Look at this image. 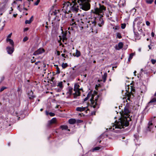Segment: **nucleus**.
Wrapping results in <instances>:
<instances>
[{
	"label": "nucleus",
	"instance_id": "32",
	"mask_svg": "<svg viewBox=\"0 0 156 156\" xmlns=\"http://www.w3.org/2000/svg\"><path fill=\"white\" fill-rule=\"evenodd\" d=\"M151 62L153 64H154L156 62V60L154 59H151Z\"/></svg>",
	"mask_w": 156,
	"mask_h": 156
},
{
	"label": "nucleus",
	"instance_id": "62",
	"mask_svg": "<svg viewBox=\"0 0 156 156\" xmlns=\"http://www.w3.org/2000/svg\"><path fill=\"white\" fill-rule=\"evenodd\" d=\"M45 27H46V28H48V26H47V25L46 26H45Z\"/></svg>",
	"mask_w": 156,
	"mask_h": 156
},
{
	"label": "nucleus",
	"instance_id": "36",
	"mask_svg": "<svg viewBox=\"0 0 156 156\" xmlns=\"http://www.w3.org/2000/svg\"><path fill=\"white\" fill-rule=\"evenodd\" d=\"M28 38L27 37H25L23 38V42H26L28 40Z\"/></svg>",
	"mask_w": 156,
	"mask_h": 156
},
{
	"label": "nucleus",
	"instance_id": "49",
	"mask_svg": "<svg viewBox=\"0 0 156 156\" xmlns=\"http://www.w3.org/2000/svg\"><path fill=\"white\" fill-rule=\"evenodd\" d=\"M151 35L152 37H154V33L153 32H152L151 33Z\"/></svg>",
	"mask_w": 156,
	"mask_h": 156
},
{
	"label": "nucleus",
	"instance_id": "50",
	"mask_svg": "<svg viewBox=\"0 0 156 156\" xmlns=\"http://www.w3.org/2000/svg\"><path fill=\"white\" fill-rule=\"evenodd\" d=\"M54 79H55L54 77H52L51 78V81L52 82H53V80H54Z\"/></svg>",
	"mask_w": 156,
	"mask_h": 156
},
{
	"label": "nucleus",
	"instance_id": "51",
	"mask_svg": "<svg viewBox=\"0 0 156 156\" xmlns=\"http://www.w3.org/2000/svg\"><path fill=\"white\" fill-rule=\"evenodd\" d=\"M33 16H32L30 18L29 20H30L31 21V22H32V21H33Z\"/></svg>",
	"mask_w": 156,
	"mask_h": 156
},
{
	"label": "nucleus",
	"instance_id": "20",
	"mask_svg": "<svg viewBox=\"0 0 156 156\" xmlns=\"http://www.w3.org/2000/svg\"><path fill=\"white\" fill-rule=\"evenodd\" d=\"M59 11L58 10H55V11H54L52 12L51 13V15H53L54 16H56L58 13H59Z\"/></svg>",
	"mask_w": 156,
	"mask_h": 156
},
{
	"label": "nucleus",
	"instance_id": "21",
	"mask_svg": "<svg viewBox=\"0 0 156 156\" xmlns=\"http://www.w3.org/2000/svg\"><path fill=\"white\" fill-rule=\"evenodd\" d=\"M80 55V52L78 51V50H76V56L78 57H79Z\"/></svg>",
	"mask_w": 156,
	"mask_h": 156
},
{
	"label": "nucleus",
	"instance_id": "6",
	"mask_svg": "<svg viewBox=\"0 0 156 156\" xmlns=\"http://www.w3.org/2000/svg\"><path fill=\"white\" fill-rule=\"evenodd\" d=\"M87 108V107H78L76 108V111H79V112H82V111L85 110V112H86V113H87V111L89 110V109L88 108H87V110H86V109Z\"/></svg>",
	"mask_w": 156,
	"mask_h": 156
},
{
	"label": "nucleus",
	"instance_id": "8",
	"mask_svg": "<svg viewBox=\"0 0 156 156\" xmlns=\"http://www.w3.org/2000/svg\"><path fill=\"white\" fill-rule=\"evenodd\" d=\"M44 50L43 48H40L38 49L34 53V55H36L39 54H40L44 52Z\"/></svg>",
	"mask_w": 156,
	"mask_h": 156
},
{
	"label": "nucleus",
	"instance_id": "60",
	"mask_svg": "<svg viewBox=\"0 0 156 156\" xmlns=\"http://www.w3.org/2000/svg\"><path fill=\"white\" fill-rule=\"evenodd\" d=\"M139 18H136V19H135V20H134V21H137V19H139Z\"/></svg>",
	"mask_w": 156,
	"mask_h": 156
},
{
	"label": "nucleus",
	"instance_id": "4",
	"mask_svg": "<svg viewBox=\"0 0 156 156\" xmlns=\"http://www.w3.org/2000/svg\"><path fill=\"white\" fill-rule=\"evenodd\" d=\"M99 97V96L98 95L97 96V98H95L94 101V97L93 95H92L91 98L90 99L91 101L92 106L94 108H95L96 107L97 105H98L97 104V101L98 98Z\"/></svg>",
	"mask_w": 156,
	"mask_h": 156
},
{
	"label": "nucleus",
	"instance_id": "13",
	"mask_svg": "<svg viewBox=\"0 0 156 156\" xmlns=\"http://www.w3.org/2000/svg\"><path fill=\"white\" fill-rule=\"evenodd\" d=\"M153 124L152 122H149L148 124V126L146 128L147 131H150L151 129L152 128Z\"/></svg>",
	"mask_w": 156,
	"mask_h": 156
},
{
	"label": "nucleus",
	"instance_id": "53",
	"mask_svg": "<svg viewBox=\"0 0 156 156\" xmlns=\"http://www.w3.org/2000/svg\"><path fill=\"white\" fill-rule=\"evenodd\" d=\"M4 76H2L1 78V82L2 81L4 80Z\"/></svg>",
	"mask_w": 156,
	"mask_h": 156
},
{
	"label": "nucleus",
	"instance_id": "39",
	"mask_svg": "<svg viewBox=\"0 0 156 156\" xmlns=\"http://www.w3.org/2000/svg\"><path fill=\"white\" fill-rule=\"evenodd\" d=\"M63 37V41L64 40H66L67 39V38L66 37V34H64L62 36Z\"/></svg>",
	"mask_w": 156,
	"mask_h": 156
},
{
	"label": "nucleus",
	"instance_id": "15",
	"mask_svg": "<svg viewBox=\"0 0 156 156\" xmlns=\"http://www.w3.org/2000/svg\"><path fill=\"white\" fill-rule=\"evenodd\" d=\"M80 87V85L78 83H75L74 85V91H75L76 92L77 91V90H78V89H79Z\"/></svg>",
	"mask_w": 156,
	"mask_h": 156
},
{
	"label": "nucleus",
	"instance_id": "52",
	"mask_svg": "<svg viewBox=\"0 0 156 156\" xmlns=\"http://www.w3.org/2000/svg\"><path fill=\"white\" fill-rule=\"evenodd\" d=\"M83 22L82 21H81L80 23V25L81 26H83Z\"/></svg>",
	"mask_w": 156,
	"mask_h": 156
},
{
	"label": "nucleus",
	"instance_id": "45",
	"mask_svg": "<svg viewBox=\"0 0 156 156\" xmlns=\"http://www.w3.org/2000/svg\"><path fill=\"white\" fill-rule=\"evenodd\" d=\"M28 29H29L27 27V28H26L24 29V31H27L28 30Z\"/></svg>",
	"mask_w": 156,
	"mask_h": 156
},
{
	"label": "nucleus",
	"instance_id": "1",
	"mask_svg": "<svg viewBox=\"0 0 156 156\" xmlns=\"http://www.w3.org/2000/svg\"><path fill=\"white\" fill-rule=\"evenodd\" d=\"M129 112L128 108H127L125 107L123 112L126 116H122L118 122H115V124L112 123L111 127L109 128V130L111 129H112V127H113L112 130H113L115 129H121L128 126L129 124V121L131 120L128 116V114Z\"/></svg>",
	"mask_w": 156,
	"mask_h": 156
},
{
	"label": "nucleus",
	"instance_id": "29",
	"mask_svg": "<svg viewBox=\"0 0 156 156\" xmlns=\"http://www.w3.org/2000/svg\"><path fill=\"white\" fill-rule=\"evenodd\" d=\"M154 2V0H146V2L148 4H151Z\"/></svg>",
	"mask_w": 156,
	"mask_h": 156
},
{
	"label": "nucleus",
	"instance_id": "63",
	"mask_svg": "<svg viewBox=\"0 0 156 156\" xmlns=\"http://www.w3.org/2000/svg\"><path fill=\"white\" fill-rule=\"evenodd\" d=\"M43 110V108H41V109H40V111H42Z\"/></svg>",
	"mask_w": 156,
	"mask_h": 156
},
{
	"label": "nucleus",
	"instance_id": "35",
	"mask_svg": "<svg viewBox=\"0 0 156 156\" xmlns=\"http://www.w3.org/2000/svg\"><path fill=\"white\" fill-rule=\"evenodd\" d=\"M40 2V0H37L36 2L34 3V5H37Z\"/></svg>",
	"mask_w": 156,
	"mask_h": 156
},
{
	"label": "nucleus",
	"instance_id": "48",
	"mask_svg": "<svg viewBox=\"0 0 156 156\" xmlns=\"http://www.w3.org/2000/svg\"><path fill=\"white\" fill-rule=\"evenodd\" d=\"M57 55L58 56L60 55V52L59 51H57Z\"/></svg>",
	"mask_w": 156,
	"mask_h": 156
},
{
	"label": "nucleus",
	"instance_id": "22",
	"mask_svg": "<svg viewBox=\"0 0 156 156\" xmlns=\"http://www.w3.org/2000/svg\"><path fill=\"white\" fill-rule=\"evenodd\" d=\"M46 112L47 115H49L51 116H53L55 115V114L54 113L51 112L48 113L47 111H46Z\"/></svg>",
	"mask_w": 156,
	"mask_h": 156
},
{
	"label": "nucleus",
	"instance_id": "59",
	"mask_svg": "<svg viewBox=\"0 0 156 156\" xmlns=\"http://www.w3.org/2000/svg\"><path fill=\"white\" fill-rule=\"evenodd\" d=\"M17 15V14H13V16L14 17H16V16Z\"/></svg>",
	"mask_w": 156,
	"mask_h": 156
},
{
	"label": "nucleus",
	"instance_id": "41",
	"mask_svg": "<svg viewBox=\"0 0 156 156\" xmlns=\"http://www.w3.org/2000/svg\"><path fill=\"white\" fill-rule=\"evenodd\" d=\"M83 122V121L82 120H80V119L77 120L76 121V122L77 123H81V122Z\"/></svg>",
	"mask_w": 156,
	"mask_h": 156
},
{
	"label": "nucleus",
	"instance_id": "31",
	"mask_svg": "<svg viewBox=\"0 0 156 156\" xmlns=\"http://www.w3.org/2000/svg\"><path fill=\"white\" fill-rule=\"evenodd\" d=\"M98 19H97L96 20V21H91V23H92V24H93V26H95V25H96V23H97V21H98Z\"/></svg>",
	"mask_w": 156,
	"mask_h": 156
},
{
	"label": "nucleus",
	"instance_id": "40",
	"mask_svg": "<svg viewBox=\"0 0 156 156\" xmlns=\"http://www.w3.org/2000/svg\"><path fill=\"white\" fill-rule=\"evenodd\" d=\"M31 22L30 20H26L25 22V23L26 24H30V23Z\"/></svg>",
	"mask_w": 156,
	"mask_h": 156
},
{
	"label": "nucleus",
	"instance_id": "54",
	"mask_svg": "<svg viewBox=\"0 0 156 156\" xmlns=\"http://www.w3.org/2000/svg\"><path fill=\"white\" fill-rule=\"evenodd\" d=\"M40 62V61H38V62H36L35 63V65H37Z\"/></svg>",
	"mask_w": 156,
	"mask_h": 156
},
{
	"label": "nucleus",
	"instance_id": "64",
	"mask_svg": "<svg viewBox=\"0 0 156 156\" xmlns=\"http://www.w3.org/2000/svg\"><path fill=\"white\" fill-rule=\"evenodd\" d=\"M154 3H155V4H156V0H155Z\"/></svg>",
	"mask_w": 156,
	"mask_h": 156
},
{
	"label": "nucleus",
	"instance_id": "26",
	"mask_svg": "<svg viewBox=\"0 0 156 156\" xmlns=\"http://www.w3.org/2000/svg\"><path fill=\"white\" fill-rule=\"evenodd\" d=\"M134 55V53H132L129 55V57L128 58L129 61L132 58Z\"/></svg>",
	"mask_w": 156,
	"mask_h": 156
},
{
	"label": "nucleus",
	"instance_id": "46",
	"mask_svg": "<svg viewBox=\"0 0 156 156\" xmlns=\"http://www.w3.org/2000/svg\"><path fill=\"white\" fill-rule=\"evenodd\" d=\"M73 20H74L73 19L72 20V21H73V22H71V25H73L74 24H75V22H73Z\"/></svg>",
	"mask_w": 156,
	"mask_h": 156
},
{
	"label": "nucleus",
	"instance_id": "33",
	"mask_svg": "<svg viewBox=\"0 0 156 156\" xmlns=\"http://www.w3.org/2000/svg\"><path fill=\"white\" fill-rule=\"evenodd\" d=\"M57 73L59 74L60 73V69L57 66L56 67Z\"/></svg>",
	"mask_w": 156,
	"mask_h": 156
},
{
	"label": "nucleus",
	"instance_id": "38",
	"mask_svg": "<svg viewBox=\"0 0 156 156\" xmlns=\"http://www.w3.org/2000/svg\"><path fill=\"white\" fill-rule=\"evenodd\" d=\"M73 91V88L71 87H69V91L70 94H71Z\"/></svg>",
	"mask_w": 156,
	"mask_h": 156
},
{
	"label": "nucleus",
	"instance_id": "47",
	"mask_svg": "<svg viewBox=\"0 0 156 156\" xmlns=\"http://www.w3.org/2000/svg\"><path fill=\"white\" fill-rule=\"evenodd\" d=\"M5 87H2L1 89H0V91H2L3 90L5 89Z\"/></svg>",
	"mask_w": 156,
	"mask_h": 156
},
{
	"label": "nucleus",
	"instance_id": "56",
	"mask_svg": "<svg viewBox=\"0 0 156 156\" xmlns=\"http://www.w3.org/2000/svg\"><path fill=\"white\" fill-rule=\"evenodd\" d=\"M61 55L62 56V57H64V58H66V57L65 56V54H62Z\"/></svg>",
	"mask_w": 156,
	"mask_h": 156
},
{
	"label": "nucleus",
	"instance_id": "44",
	"mask_svg": "<svg viewBox=\"0 0 156 156\" xmlns=\"http://www.w3.org/2000/svg\"><path fill=\"white\" fill-rule=\"evenodd\" d=\"M12 33H10V34H9L7 36V38H10L11 37V36L12 35Z\"/></svg>",
	"mask_w": 156,
	"mask_h": 156
},
{
	"label": "nucleus",
	"instance_id": "12",
	"mask_svg": "<svg viewBox=\"0 0 156 156\" xmlns=\"http://www.w3.org/2000/svg\"><path fill=\"white\" fill-rule=\"evenodd\" d=\"M56 121V119L55 118H53L51 120L48 121V126H50L51 124L55 123Z\"/></svg>",
	"mask_w": 156,
	"mask_h": 156
},
{
	"label": "nucleus",
	"instance_id": "34",
	"mask_svg": "<svg viewBox=\"0 0 156 156\" xmlns=\"http://www.w3.org/2000/svg\"><path fill=\"white\" fill-rule=\"evenodd\" d=\"M126 26V24H125V23L122 24H121V27L122 29H124L125 28Z\"/></svg>",
	"mask_w": 156,
	"mask_h": 156
},
{
	"label": "nucleus",
	"instance_id": "16",
	"mask_svg": "<svg viewBox=\"0 0 156 156\" xmlns=\"http://www.w3.org/2000/svg\"><path fill=\"white\" fill-rule=\"evenodd\" d=\"M156 102V98H153L148 103L147 106H149L151 103H153Z\"/></svg>",
	"mask_w": 156,
	"mask_h": 156
},
{
	"label": "nucleus",
	"instance_id": "28",
	"mask_svg": "<svg viewBox=\"0 0 156 156\" xmlns=\"http://www.w3.org/2000/svg\"><path fill=\"white\" fill-rule=\"evenodd\" d=\"M100 149V148L99 147H96L93 148V149H92V151L93 152L95 151L98 150H99Z\"/></svg>",
	"mask_w": 156,
	"mask_h": 156
},
{
	"label": "nucleus",
	"instance_id": "58",
	"mask_svg": "<svg viewBox=\"0 0 156 156\" xmlns=\"http://www.w3.org/2000/svg\"><path fill=\"white\" fill-rule=\"evenodd\" d=\"M144 116L143 115L142 116H141V119H143L144 118Z\"/></svg>",
	"mask_w": 156,
	"mask_h": 156
},
{
	"label": "nucleus",
	"instance_id": "61",
	"mask_svg": "<svg viewBox=\"0 0 156 156\" xmlns=\"http://www.w3.org/2000/svg\"><path fill=\"white\" fill-rule=\"evenodd\" d=\"M23 9L25 10H27V8H23Z\"/></svg>",
	"mask_w": 156,
	"mask_h": 156
},
{
	"label": "nucleus",
	"instance_id": "42",
	"mask_svg": "<svg viewBox=\"0 0 156 156\" xmlns=\"http://www.w3.org/2000/svg\"><path fill=\"white\" fill-rule=\"evenodd\" d=\"M34 57H33V59H31V62L32 63H33L35 61V60L34 59Z\"/></svg>",
	"mask_w": 156,
	"mask_h": 156
},
{
	"label": "nucleus",
	"instance_id": "5",
	"mask_svg": "<svg viewBox=\"0 0 156 156\" xmlns=\"http://www.w3.org/2000/svg\"><path fill=\"white\" fill-rule=\"evenodd\" d=\"M14 47H11L8 46L6 48V49L8 53L9 54H11L14 51Z\"/></svg>",
	"mask_w": 156,
	"mask_h": 156
},
{
	"label": "nucleus",
	"instance_id": "27",
	"mask_svg": "<svg viewBox=\"0 0 156 156\" xmlns=\"http://www.w3.org/2000/svg\"><path fill=\"white\" fill-rule=\"evenodd\" d=\"M62 66L63 68H65L68 66V65L67 63H63L62 64Z\"/></svg>",
	"mask_w": 156,
	"mask_h": 156
},
{
	"label": "nucleus",
	"instance_id": "24",
	"mask_svg": "<svg viewBox=\"0 0 156 156\" xmlns=\"http://www.w3.org/2000/svg\"><path fill=\"white\" fill-rule=\"evenodd\" d=\"M68 6H69L68 4H66V5H65L63 7L64 10H65V8H66V11L65 13H67V10H68Z\"/></svg>",
	"mask_w": 156,
	"mask_h": 156
},
{
	"label": "nucleus",
	"instance_id": "9",
	"mask_svg": "<svg viewBox=\"0 0 156 156\" xmlns=\"http://www.w3.org/2000/svg\"><path fill=\"white\" fill-rule=\"evenodd\" d=\"M98 25L100 27H101L104 24V22L103 19L101 17L99 19V20L98 21Z\"/></svg>",
	"mask_w": 156,
	"mask_h": 156
},
{
	"label": "nucleus",
	"instance_id": "55",
	"mask_svg": "<svg viewBox=\"0 0 156 156\" xmlns=\"http://www.w3.org/2000/svg\"><path fill=\"white\" fill-rule=\"evenodd\" d=\"M28 1L29 2V4L30 5V1H32V2H33V0H28Z\"/></svg>",
	"mask_w": 156,
	"mask_h": 156
},
{
	"label": "nucleus",
	"instance_id": "18",
	"mask_svg": "<svg viewBox=\"0 0 156 156\" xmlns=\"http://www.w3.org/2000/svg\"><path fill=\"white\" fill-rule=\"evenodd\" d=\"M57 86L59 87L60 89H58L59 90H61L63 88V86L62 85V82H60L58 83Z\"/></svg>",
	"mask_w": 156,
	"mask_h": 156
},
{
	"label": "nucleus",
	"instance_id": "30",
	"mask_svg": "<svg viewBox=\"0 0 156 156\" xmlns=\"http://www.w3.org/2000/svg\"><path fill=\"white\" fill-rule=\"evenodd\" d=\"M116 35H117V37H118L119 39L121 38L122 37L121 34L119 33H116Z\"/></svg>",
	"mask_w": 156,
	"mask_h": 156
},
{
	"label": "nucleus",
	"instance_id": "2",
	"mask_svg": "<svg viewBox=\"0 0 156 156\" xmlns=\"http://www.w3.org/2000/svg\"><path fill=\"white\" fill-rule=\"evenodd\" d=\"M79 8L82 10L87 11L90 9V4L89 0H77Z\"/></svg>",
	"mask_w": 156,
	"mask_h": 156
},
{
	"label": "nucleus",
	"instance_id": "19",
	"mask_svg": "<svg viewBox=\"0 0 156 156\" xmlns=\"http://www.w3.org/2000/svg\"><path fill=\"white\" fill-rule=\"evenodd\" d=\"M107 74L106 73H105L102 76V79L103 80V82L105 83V82L106 80V78L107 76Z\"/></svg>",
	"mask_w": 156,
	"mask_h": 156
},
{
	"label": "nucleus",
	"instance_id": "14",
	"mask_svg": "<svg viewBox=\"0 0 156 156\" xmlns=\"http://www.w3.org/2000/svg\"><path fill=\"white\" fill-rule=\"evenodd\" d=\"M76 122V120L74 119H70L69 120V122L71 124H75Z\"/></svg>",
	"mask_w": 156,
	"mask_h": 156
},
{
	"label": "nucleus",
	"instance_id": "23",
	"mask_svg": "<svg viewBox=\"0 0 156 156\" xmlns=\"http://www.w3.org/2000/svg\"><path fill=\"white\" fill-rule=\"evenodd\" d=\"M60 128L62 129V130L65 129L66 130L68 128V127L66 125H62L60 126Z\"/></svg>",
	"mask_w": 156,
	"mask_h": 156
},
{
	"label": "nucleus",
	"instance_id": "25",
	"mask_svg": "<svg viewBox=\"0 0 156 156\" xmlns=\"http://www.w3.org/2000/svg\"><path fill=\"white\" fill-rule=\"evenodd\" d=\"M90 96V94L88 93V94L87 95V97L84 99L83 101H87Z\"/></svg>",
	"mask_w": 156,
	"mask_h": 156
},
{
	"label": "nucleus",
	"instance_id": "11",
	"mask_svg": "<svg viewBox=\"0 0 156 156\" xmlns=\"http://www.w3.org/2000/svg\"><path fill=\"white\" fill-rule=\"evenodd\" d=\"M123 46V44L122 42H120L119 43L118 46H115V49L116 50H119L122 48Z\"/></svg>",
	"mask_w": 156,
	"mask_h": 156
},
{
	"label": "nucleus",
	"instance_id": "17",
	"mask_svg": "<svg viewBox=\"0 0 156 156\" xmlns=\"http://www.w3.org/2000/svg\"><path fill=\"white\" fill-rule=\"evenodd\" d=\"M33 94V92L32 91H31L30 93L28 94L30 99H31L35 97V96H34Z\"/></svg>",
	"mask_w": 156,
	"mask_h": 156
},
{
	"label": "nucleus",
	"instance_id": "3",
	"mask_svg": "<svg viewBox=\"0 0 156 156\" xmlns=\"http://www.w3.org/2000/svg\"><path fill=\"white\" fill-rule=\"evenodd\" d=\"M99 8H96L94 9V13L99 14L100 13H103L106 10V7L104 5H102L101 4H99Z\"/></svg>",
	"mask_w": 156,
	"mask_h": 156
},
{
	"label": "nucleus",
	"instance_id": "7",
	"mask_svg": "<svg viewBox=\"0 0 156 156\" xmlns=\"http://www.w3.org/2000/svg\"><path fill=\"white\" fill-rule=\"evenodd\" d=\"M79 5H77L76 4H74L71 7V9L73 12H78L79 9Z\"/></svg>",
	"mask_w": 156,
	"mask_h": 156
},
{
	"label": "nucleus",
	"instance_id": "37",
	"mask_svg": "<svg viewBox=\"0 0 156 156\" xmlns=\"http://www.w3.org/2000/svg\"><path fill=\"white\" fill-rule=\"evenodd\" d=\"M80 90H81L82 91H83V89L82 88H79V89H78V90H77V91L78 92V95H77V96L80 95V92L79 91Z\"/></svg>",
	"mask_w": 156,
	"mask_h": 156
},
{
	"label": "nucleus",
	"instance_id": "10",
	"mask_svg": "<svg viewBox=\"0 0 156 156\" xmlns=\"http://www.w3.org/2000/svg\"><path fill=\"white\" fill-rule=\"evenodd\" d=\"M6 41L7 42H9V44L11 45V47H14V44L13 40L9 38H7Z\"/></svg>",
	"mask_w": 156,
	"mask_h": 156
},
{
	"label": "nucleus",
	"instance_id": "43",
	"mask_svg": "<svg viewBox=\"0 0 156 156\" xmlns=\"http://www.w3.org/2000/svg\"><path fill=\"white\" fill-rule=\"evenodd\" d=\"M146 24L148 26H149L150 25V23L148 21H146Z\"/></svg>",
	"mask_w": 156,
	"mask_h": 156
},
{
	"label": "nucleus",
	"instance_id": "57",
	"mask_svg": "<svg viewBox=\"0 0 156 156\" xmlns=\"http://www.w3.org/2000/svg\"><path fill=\"white\" fill-rule=\"evenodd\" d=\"M136 71H135L134 72V76H136Z\"/></svg>",
	"mask_w": 156,
	"mask_h": 156
}]
</instances>
